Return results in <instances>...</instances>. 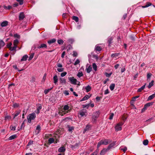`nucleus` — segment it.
<instances>
[{
  "mask_svg": "<svg viewBox=\"0 0 155 155\" xmlns=\"http://www.w3.org/2000/svg\"><path fill=\"white\" fill-rule=\"evenodd\" d=\"M36 117V114L35 113L30 114L27 117L28 122L29 123H31V120H34Z\"/></svg>",
  "mask_w": 155,
  "mask_h": 155,
  "instance_id": "f257e3e1",
  "label": "nucleus"
},
{
  "mask_svg": "<svg viewBox=\"0 0 155 155\" xmlns=\"http://www.w3.org/2000/svg\"><path fill=\"white\" fill-rule=\"evenodd\" d=\"M78 114L79 117H80L79 116L81 117H86L87 114V110L85 109H82L79 111Z\"/></svg>",
  "mask_w": 155,
  "mask_h": 155,
  "instance_id": "f03ea898",
  "label": "nucleus"
},
{
  "mask_svg": "<svg viewBox=\"0 0 155 155\" xmlns=\"http://www.w3.org/2000/svg\"><path fill=\"white\" fill-rule=\"evenodd\" d=\"M100 113L99 111H97L94 113L92 116V122L94 123L96 121L97 119L99 116Z\"/></svg>",
  "mask_w": 155,
  "mask_h": 155,
  "instance_id": "7ed1b4c3",
  "label": "nucleus"
},
{
  "mask_svg": "<svg viewBox=\"0 0 155 155\" xmlns=\"http://www.w3.org/2000/svg\"><path fill=\"white\" fill-rule=\"evenodd\" d=\"M69 107L67 105H65L64 106L63 108L61 110V111L63 113V114H61L62 115H63L69 112L70 110H69Z\"/></svg>",
  "mask_w": 155,
  "mask_h": 155,
  "instance_id": "20e7f679",
  "label": "nucleus"
},
{
  "mask_svg": "<svg viewBox=\"0 0 155 155\" xmlns=\"http://www.w3.org/2000/svg\"><path fill=\"white\" fill-rule=\"evenodd\" d=\"M68 79L72 84L76 85L77 84V82H78L77 80L74 78V77H68Z\"/></svg>",
  "mask_w": 155,
  "mask_h": 155,
  "instance_id": "39448f33",
  "label": "nucleus"
},
{
  "mask_svg": "<svg viewBox=\"0 0 155 155\" xmlns=\"http://www.w3.org/2000/svg\"><path fill=\"white\" fill-rule=\"evenodd\" d=\"M123 124V123L121 122L119 123L116 125L115 127V130L116 131L120 130L122 129V126Z\"/></svg>",
  "mask_w": 155,
  "mask_h": 155,
  "instance_id": "423d86ee",
  "label": "nucleus"
},
{
  "mask_svg": "<svg viewBox=\"0 0 155 155\" xmlns=\"http://www.w3.org/2000/svg\"><path fill=\"white\" fill-rule=\"evenodd\" d=\"M41 130V127L40 125H38L36 127L35 133V134H38Z\"/></svg>",
  "mask_w": 155,
  "mask_h": 155,
  "instance_id": "0eeeda50",
  "label": "nucleus"
},
{
  "mask_svg": "<svg viewBox=\"0 0 155 155\" xmlns=\"http://www.w3.org/2000/svg\"><path fill=\"white\" fill-rule=\"evenodd\" d=\"M110 149L109 146L108 147L107 149H103L101 151L100 154L101 155H103L105 154L106 152L108 151Z\"/></svg>",
  "mask_w": 155,
  "mask_h": 155,
  "instance_id": "6e6552de",
  "label": "nucleus"
},
{
  "mask_svg": "<svg viewBox=\"0 0 155 155\" xmlns=\"http://www.w3.org/2000/svg\"><path fill=\"white\" fill-rule=\"evenodd\" d=\"M8 24V22L7 21H5L1 22L0 25L2 27H5Z\"/></svg>",
  "mask_w": 155,
  "mask_h": 155,
  "instance_id": "1a4fd4ad",
  "label": "nucleus"
},
{
  "mask_svg": "<svg viewBox=\"0 0 155 155\" xmlns=\"http://www.w3.org/2000/svg\"><path fill=\"white\" fill-rule=\"evenodd\" d=\"M92 125L90 124H88L86 127L85 128V129L83 132L84 133L87 131L91 129V127Z\"/></svg>",
  "mask_w": 155,
  "mask_h": 155,
  "instance_id": "9d476101",
  "label": "nucleus"
},
{
  "mask_svg": "<svg viewBox=\"0 0 155 155\" xmlns=\"http://www.w3.org/2000/svg\"><path fill=\"white\" fill-rule=\"evenodd\" d=\"M65 150V148L64 147H62L58 149V151L59 152L62 153L64 152Z\"/></svg>",
  "mask_w": 155,
  "mask_h": 155,
  "instance_id": "9b49d317",
  "label": "nucleus"
},
{
  "mask_svg": "<svg viewBox=\"0 0 155 155\" xmlns=\"http://www.w3.org/2000/svg\"><path fill=\"white\" fill-rule=\"evenodd\" d=\"M55 141L54 139L53 138H50L48 141V144H51L54 143Z\"/></svg>",
  "mask_w": 155,
  "mask_h": 155,
  "instance_id": "f8f14e48",
  "label": "nucleus"
},
{
  "mask_svg": "<svg viewBox=\"0 0 155 155\" xmlns=\"http://www.w3.org/2000/svg\"><path fill=\"white\" fill-rule=\"evenodd\" d=\"M25 16L23 12H21L19 16V20H23L25 18Z\"/></svg>",
  "mask_w": 155,
  "mask_h": 155,
  "instance_id": "ddd939ff",
  "label": "nucleus"
},
{
  "mask_svg": "<svg viewBox=\"0 0 155 155\" xmlns=\"http://www.w3.org/2000/svg\"><path fill=\"white\" fill-rule=\"evenodd\" d=\"M102 140L103 144L107 145L110 142V141L107 139H104Z\"/></svg>",
  "mask_w": 155,
  "mask_h": 155,
  "instance_id": "4468645a",
  "label": "nucleus"
},
{
  "mask_svg": "<svg viewBox=\"0 0 155 155\" xmlns=\"http://www.w3.org/2000/svg\"><path fill=\"white\" fill-rule=\"evenodd\" d=\"M60 83L62 84H65L66 83V80L64 78H61L59 79Z\"/></svg>",
  "mask_w": 155,
  "mask_h": 155,
  "instance_id": "2eb2a0df",
  "label": "nucleus"
},
{
  "mask_svg": "<svg viewBox=\"0 0 155 155\" xmlns=\"http://www.w3.org/2000/svg\"><path fill=\"white\" fill-rule=\"evenodd\" d=\"M54 82L55 84H56L58 81V76L56 75H55L53 78Z\"/></svg>",
  "mask_w": 155,
  "mask_h": 155,
  "instance_id": "dca6fc26",
  "label": "nucleus"
},
{
  "mask_svg": "<svg viewBox=\"0 0 155 155\" xmlns=\"http://www.w3.org/2000/svg\"><path fill=\"white\" fill-rule=\"evenodd\" d=\"M92 67L91 66H89L88 67H86V72L88 73H90L92 70Z\"/></svg>",
  "mask_w": 155,
  "mask_h": 155,
  "instance_id": "f3484780",
  "label": "nucleus"
},
{
  "mask_svg": "<svg viewBox=\"0 0 155 155\" xmlns=\"http://www.w3.org/2000/svg\"><path fill=\"white\" fill-rule=\"evenodd\" d=\"M153 103H149L146 104L144 106L143 109H146L147 108L152 105Z\"/></svg>",
  "mask_w": 155,
  "mask_h": 155,
  "instance_id": "a211bd4d",
  "label": "nucleus"
},
{
  "mask_svg": "<svg viewBox=\"0 0 155 155\" xmlns=\"http://www.w3.org/2000/svg\"><path fill=\"white\" fill-rule=\"evenodd\" d=\"M56 41V39L54 38H53L51 39L48 41V44H50L52 43H54Z\"/></svg>",
  "mask_w": 155,
  "mask_h": 155,
  "instance_id": "6ab92c4d",
  "label": "nucleus"
},
{
  "mask_svg": "<svg viewBox=\"0 0 155 155\" xmlns=\"http://www.w3.org/2000/svg\"><path fill=\"white\" fill-rule=\"evenodd\" d=\"M95 50L97 51H99L101 50V48L100 47L97 45H96L95 46Z\"/></svg>",
  "mask_w": 155,
  "mask_h": 155,
  "instance_id": "aec40b11",
  "label": "nucleus"
},
{
  "mask_svg": "<svg viewBox=\"0 0 155 155\" xmlns=\"http://www.w3.org/2000/svg\"><path fill=\"white\" fill-rule=\"evenodd\" d=\"M155 97V92L154 94L149 96L148 98V100H150L152 99L153 98Z\"/></svg>",
  "mask_w": 155,
  "mask_h": 155,
  "instance_id": "412c9836",
  "label": "nucleus"
},
{
  "mask_svg": "<svg viewBox=\"0 0 155 155\" xmlns=\"http://www.w3.org/2000/svg\"><path fill=\"white\" fill-rule=\"evenodd\" d=\"M146 84L143 85L142 87H141L140 88L138 89L137 90L138 92H141L143 90L145 87Z\"/></svg>",
  "mask_w": 155,
  "mask_h": 155,
  "instance_id": "4be33fe9",
  "label": "nucleus"
},
{
  "mask_svg": "<svg viewBox=\"0 0 155 155\" xmlns=\"http://www.w3.org/2000/svg\"><path fill=\"white\" fill-rule=\"evenodd\" d=\"M28 58V56L27 55H25L23 56L22 58L21 59V61H25Z\"/></svg>",
  "mask_w": 155,
  "mask_h": 155,
  "instance_id": "5701e85b",
  "label": "nucleus"
},
{
  "mask_svg": "<svg viewBox=\"0 0 155 155\" xmlns=\"http://www.w3.org/2000/svg\"><path fill=\"white\" fill-rule=\"evenodd\" d=\"M85 89L86 90V92H88L91 90V87L90 86L88 85L85 87Z\"/></svg>",
  "mask_w": 155,
  "mask_h": 155,
  "instance_id": "b1692460",
  "label": "nucleus"
},
{
  "mask_svg": "<svg viewBox=\"0 0 155 155\" xmlns=\"http://www.w3.org/2000/svg\"><path fill=\"white\" fill-rule=\"evenodd\" d=\"M89 98V97L88 95H85L83 97L81 100V101H83L87 100Z\"/></svg>",
  "mask_w": 155,
  "mask_h": 155,
  "instance_id": "393cba45",
  "label": "nucleus"
},
{
  "mask_svg": "<svg viewBox=\"0 0 155 155\" xmlns=\"http://www.w3.org/2000/svg\"><path fill=\"white\" fill-rule=\"evenodd\" d=\"M47 47V45L45 44H41L40 46H38V48H46Z\"/></svg>",
  "mask_w": 155,
  "mask_h": 155,
  "instance_id": "a878e982",
  "label": "nucleus"
},
{
  "mask_svg": "<svg viewBox=\"0 0 155 155\" xmlns=\"http://www.w3.org/2000/svg\"><path fill=\"white\" fill-rule=\"evenodd\" d=\"M83 73L81 71H79L77 74V76L79 78L83 76Z\"/></svg>",
  "mask_w": 155,
  "mask_h": 155,
  "instance_id": "bb28decb",
  "label": "nucleus"
},
{
  "mask_svg": "<svg viewBox=\"0 0 155 155\" xmlns=\"http://www.w3.org/2000/svg\"><path fill=\"white\" fill-rule=\"evenodd\" d=\"M154 81L152 80L150 82L149 84L148 87L149 88H150L153 85Z\"/></svg>",
  "mask_w": 155,
  "mask_h": 155,
  "instance_id": "cd10ccee",
  "label": "nucleus"
},
{
  "mask_svg": "<svg viewBox=\"0 0 155 155\" xmlns=\"http://www.w3.org/2000/svg\"><path fill=\"white\" fill-rule=\"evenodd\" d=\"M151 5H152V4L151 3L148 2L147 3L146 5H145L144 6H142V7L143 8H147V7Z\"/></svg>",
  "mask_w": 155,
  "mask_h": 155,
  "instance_id": "c85d7f7f",
  "label": "nucleus"
},
{
  "mask_svg": "<svg viewBox=\"0 0 155 155\" xmlns=\"http://www.w3.org/2000/svg\"><path fill=\"white\" fill-rule=\"evenodd\" d=\"M5 120H9L11 118V117L10 115H6L5 117Z\"/></svg>",
  "mask_w": 155,
  "mask_h": 155,
  "instance_id": "c756f323",
  "label": "nucleus"
},
{
  "mask_svg": "<svg viewBox=\"0 0 155 155\" xmlns=\"http://www.w3.org/2000/svg\"><path fill=\"white\" fill-rule=\"evenodd\" d=\"M4 45V42L2 40H0V48L3 47Z\"/></svg>",
  "mask_w": 155,
  "mask_h": 155,
  "instance_id": "7c9ffc66",
  "label": "nucleus"
},
{
  "mask_svg": "<svg viewBox=\"0 0 155 155\" xmlns=\"http://www.w3.org/2000/svg\"><path fill=\"white\" fill-rule=\"evenodd\" d=\"M112 40H113V38L111 37H109L108 38V42L109 43V45L110 46V44L112 43L111 41Z\"/></svg>",
  "mask_w": 155,
  "mask_h": 155,
  "instance_id": "2f4dec72",
  "label": "nucleus"
},
{
  "mask_svg": "<svg viewBox=\"0 0 155 155\" xmlns=\"http://www.w3.org/2000/svg\"><path fill=\"white\" fill-rule=\"evenodd\" d=\"M148 140L147 139L144 140L143 142V144L145 146L148 144Z\"/></svg>",
  "mask_w": 155,
  "mask_h": 155,
  "instance_id": "473e14b6",
  "label": "nucleus"
},
{
  "mask_svg": "<svg viewBox=\"0 0 155 155\" xmlns=\"http://www.w3.org/2000/svg\"><path fill=\"white\" fill-rule=\"evenodd\" d=\"M115 85L114 84H111L110 86V88L111 91H113L115 87Z\"/></svg>",
  "mask_w": 155,
  "mask_h": 155,
  "instance_id": "72a5a7b5",
  "label": "nucleus"
},
{
  "mask_svg": "<svg viewBox=\"0 0 155 155\" xmlns=\"http://www.w3.org/2000/svg\"><path fill=\"white\" fill-rule=\"evenodd\" d=\"M72 19L76 22H78L79 21V18L78 17L76 16H73L72 17Z\"/></svg>",
  "mask_w": 155,
  "mask_h": 155,
  "instance_id": "f704fd0d",
  "label": "nucleus"
},
{
  "mask_svg": "<svg viewBox=\"0 0 155 155\" xmlns=\"http://www.w3.org/2000/svg\"><path fill=\"white\" fill-rule=\"evenodd\" d=\"M19 42V41L18 39L15 40L14 41L13 45H15L17 47V45Z\"/></svg>",
  "mask_w": 155,
  "mask_h": 155,
  "instance_id": "c9c22d12",
  "label": "nucleus"
},
{
  "mask_svg": "<svg viewBox=\"0 0 155 155\" xmlns=\"http://www.w3.org/2000/svg\"><path fill=\"white\" fill-rule=\"evenodd\" d=\"M119 54L117 53L112 54H111V56L112 58H116L118 55Z\"/></svg>",
  "mask_w": 155,
  "mask_h": 155,
  "instance_id": "e433bc0d",
  "label": "nucleus"
},
{
  "mask_svg": "<svg viewBox=\"0 0 155 155\" xmlns=\"http://www.w3.org/2000/svg\"><path fill=\"white\" fill-rule=\"evenodd\" d=\"M52 88H51L48 89H45L44 91V93L45 94H47L52 89Z\"/></svg>",
  "mask_w": 155,
  "mask_h": 155,
  "instance_id": "4c0bfd02",
  "label": "nucleus"
},
{
  "mask_svg": "<svg viewBox=\"0 0 155 155\" xmlns=\"http://www.w3.org/2000/svg\"><path fill=\"white\" fill-rule=\"evenodd\" d=\"M92 66L94 70L95 71H96L97 70V66L96 64L95 63H93Z\"/></svg>",
  "mask_w": 155,
  "mask_h": 155,
  "instance_id": "58836bf2",
  "label": "nucleus"
},
{
  "mask_svg": "<svg viewBox=\"0 0 155 155\" xmlns=\"http://www.w3.org/2000/svg\"><path fill=\"white\" fill-rule=\"evenodd\" d=\"M17 47L15 45H14V46L12 47H11L9 48L10 50L11 51H13L15 50Z\"/></svg>",
  "mask_w": 155,
  "mask_h": 155,
  "instance_id": "ea45409f",
  "label": "nucleus"
},
{
  "mask_svg": "<svg viewBox=\"0 0 155 155\" xmlns=\"http://www.w3.org/2000/svg\"><path fill=\"white\" fill-rule=\"evenodd\" d=\"M102 142V140H101L98 143L97 146V148H98L101 145L103 144Z\"/></svg>",
  "mask_w": 155,
  "mask_h": 155,
  "instance_id": "a19ab883",
  "label": "nucleus"
},
{
  "mask_svg": "<svg viewBox=\"0 0 155 155\" xmlns=\"http://www.w3.org/2000/svg\"><path fill=\"white\" fill-rule=\"evenodd\" d=\"M68 41L69 43L72 44L74 42V40L73 39L70 38L68 39Z\"/></svg>",
  "mask_w": 155,
  "mask_h": 155,
  "instance_id": "79ce46f5",
  "label": "nucleus"
},
{
  "mask_svg": "<svg viewBox=\"0 0 155 155\" xmlns=\"http://www.w3.org/2000/svg\"><path fill=\"white\" fill-rule=\"evenodd\" d=\"M58 43L60 45H62L63 43V41L61 39L58 40L57 41Z\"/></svg>",
  "mask_w": 155,
  "mask_h": 155,
  "instance_id": "37998d69",
  "label": "nucleus"
},
{
  "mask_svg": "<svg viewBox=\"0 0 155 155\" xmlns=\"http://www.w3.org/2000/svg\"><path fill=\"white\" fill-rule=\"evenodd\" d=\"M68 130L70 132L72 130L74 129V127H70V126H68Z\"/></svg>",
  "mask_w": 155,
  "mask_h": 155,
  "instance_id": "c03bdc74",
  "label": "nucleus"
},
{
  "mask_svg": "<svg viewBox=\"0 0 155 155\" xmlns=\"http://www.w3.org/2000/svg\"><path fill=\"white\" fill-rule=\"evenodd\" d=\"M78 53L77 52L75 51H73V57H77L78 56Z\"/></svg>",
  "mask_w": 155,
  "mask_h": 155,
  "instance_id": "a18cd8bd",
  "label": "nucleus"
},
{
  "mask_svg": "<svg viewBox=\"0 0 155 155\" xmlns=\"http://www.w3.org/2000/svg\"><path fill=\"white\" fill-rule=\"evenodd\" d=\"M80 61L79 59H77L76 61L74 63V65H76L79 64L80 63Z\"/></svg>",
  "mask_w": 155,
  "mask_h": 155,
  "instance_id": "49530a36",
  "label": "nucleus"
},
{
  "mask_svg": "<svg viewBox=\"0 0 155 155\" xmlns=\"http://www.w3.org/2000/svg\"><path fill=\"white\" fill-rule=\"evenodd\" d=\"M24 0H17V1L19 2L20 5H22L24 3Z\"/></svg>",
  "mask_w": 155,
  "mask_h": 155,
  "instance_id": "de8ad7c7",
  "label": "nucleus"
},
{
  "mask_svg": "<svg viewBox=\"0 0 155 155\" xmlns=\"http://www.w3.org/2000/svg\"><path fill=\"white\" fill-rule=\"evenodd\" d=\"M16 127L15 126L12 125L10 126V129L11 130H15Z\"/></svg>",
  "mask_w": 155,
  "mask_h": 155,
  "instance_id": "09e8293b",
  "label": "nucleus"
},
{
  "mask_svg": "<svg viewBox=\"0 0 155 155\" xmlns=\"http://www.w3.org/2000/svg\"><path fill=\"white\" fill-rule=\"evenodd\" d=\"M34 53H33L30 56L29 58H28L29 61L31 60L33 58L34 56Z\"/></svg>",
  "mask_w": 155,
  "mask_h": 155,
  "instance_id": "8fccbe9b",
  "label": "nucleus"
},
{
  "mask_svg": "<svg viewBox=\"0 0 155 155\" xmlns=\"http://www.w3.org/2000/svg\"><path fill=\"white\" fill-rule=\"evenodd\" d=\"M16 136H10L8 138L9 140H11L16 138Z\"/></svg>",
  "mask_w": 155,
  "mask_h": 155,
  "instance_id": "3c124183",
  "label": "nucleus"
},
{
  "mask_svg": "<svg viewBox=\"0 0 155 155\" xmlns=\"http://www.w3.org/2000/svg\"><path fill=\"white\" fill-rule=\"evenodd\" d=\"M67 74V72H63L61 74V76L62 77H63L66 75Z\"/></svg>",
  "mask_w": 155,
  "mask_h": 155,
  "instance_id": "603ef678",
  "label": "nucleus"
},
{
  "mask_svg": "<svg viewBox=\"0 0 155 155\" xmlns=\"http://www.w3.org/2000/svg\"><path fill=\"white\" fill-rule=\"evenodd\" d=\"M130 38L132 41H134L135 38V36L131 35L130 36Z\"/></svg>",
  "mask_w": 155,
  "mask_h": 155,
  "instance_id": "864d4df0",
  "label": "nucleus"
},
{
  "mask_svg": "<svg viewBox=\"0 0 155 155\" xmlns=\"http://www.w3.org/2000/svg\"><path fill=\"white\" fill-rule=\"evenodd\" d=\"M20 113V111H17L15 114H13L12 115H15V117H17L19 114Z\"/></svg>",
  "mask_w": 155,
  "mask_h": 155,
  "instance_id": "5fc2aeb1",
  "label": "nucleus"
},
{
  "mask_svg": "<svg viewBox=\"0 0 155 155\" xmlns=\"http://www.w3.org/2000/svg\"><path fill=\"white\" fill-rule=\"evenodd\" d=\"M57 70L59 72H61L64 71V69L63 68H58Z\"/></svg>",
  "mask_w": 155,
  "mask_h": 155,
  "instance_id": "6e6d98bb",
  "label": "nucleus"
},
{
  "mask_svg": "<svg viewBox=\"0 0 155 155\" xmlns=\"http://www.w3.org/2000/svg\"><path fill=\"white\" fill-rule=\"evenodd\" d=\"M120 150L125 152L127 150V148L126 147H124V148H120Z\"/></svg>",
  "mask_w": 155,
  "mask_h": 155,
  "instance_id": "4d7b16f0",
  "label": "nucleus"
},
{
  "mask_svg": "<svg viewBox=\"0 0 155 155\" xmlns=\"http://www.w3.org/2000/svg\"><path fill=\"white\" fill-rule=\"evenodd\" d=\"M12 43L10 42L7 45V47L8 48H10L11 47V46L12 45Z\"/></svg>",
  "mask_w": 155,
  "mask_h": 155,
  "instance_id": "13d9d810",
  "label": "nucleus"
},
{
  "mask_svg": "<svg viewBox=\"0 0 155 155\" xmlns=\"http://www.w3.org/2000/svg\"><path fill=\"white\" fill-rule=\"evenodd\" d=\"M111 74V73H106L105 74V76L107 77H110Z\"/></svg>",
  "mask_w": 155,
  "mask_h": 155,
  "instance_id": "bf43d9fd",
  "label": "nucleus"
},
{
  "mask_svg": "<svg viewBox=\"0 0 155 155\" xmlns=\"http://www.w3.org/2000/svg\"><path fill=\"white\" fill-rule=\"evenodd\" d=\"M90 106V104H88L86 105H84L83 106V108H87L88 109V107H89Z\"/></svg>",
  "mask_w": 155,
  "mask_h": 155,
  "instance_id": "052dcab7",
  "label": "nucleus"
},
{
  "mask_svg": "<svg viewBox=\"0 0 155 155\" xmlns=\"http://www.w3.org/2000/svg\"><path fill=\"white\" fill-rule=\"evenodd\" d=\"M33 141L32 140H30L28 143L27 146H28L33 144Z\"/></svg>",
  "mask_w": 155,
  "mask_h": 155,
  "instance_id": "680f3d73",
  "label": "nucleus"
},
{
  "mask_svg": "<svg viewBox=\"0 0 155 155\" xmlns=\"http://www.w3.org/2000/svg\"><path fill=\"white\" fill-rule=\"evenodd\" d=\"M42 107L41 105L40 104L39 105V106H38L37 108V110L40 111V110L41 109Z\"/></svg>",
  "mask_w": 155,
  "mask_h": 155,
  "instance_id": "e2e57ef3",
  "label": "nucleus"
},
{
  "mask_svg": "<svg viewBox=\"0 0 155 155\" xmlns=\"http://www.w3.org/2000/svg\"><path fill=\"white\" fill-rule=\"evenodd\" d=\"M57 66L58 67L61 68L62 67V65L60 63H58L57 64Z\"/></svg>",
  "mask_w": 155,
  "mask_h": 155,
  "instance_id": "0e129e2a",
  "label": "nucleus"
},
{
  "mask_svg": "<svg viewBox=\"0 0 155 155\" xmlns=\"http://www.w3.org/2000/svg\"><path fill=\"white\" fill-rule=\"evenodd\" d=\"M151 74L150 73H148L147 74V79L150 78V77H151Z\"/></svg>",
  "mask_w": 155,
  "mask_h": 155,
  "instance_id": "69168bd1",
  "label": "nucleus"
},
{
  "mask_svg": "<svg viewBox=\"0 0 155 155\" xmlns=\"http://www.w3.org/2000/svg\"><path fill=\"white\" fill-rule=\"evenodd\" d=\"M14 36L15 38H20V36L18 34H15L14 35Z\"/></svg>",
  "mask_w": 155,
  "mask_h": 155,
  "instance_id": "338daca9",
  "label": "nucleus"
},
{
  "mask_svg": "<svg viewBox=\"0 0 155 155\" xmlns=\"http://www.w3.org/2000/svg\"><path fill=\"white\" fill-rule=\"evenodd\" d=\"M114 114L113 113H112L110 116V117L109 118V119L110 120H112V119H113V117L114 116Z\"/></svg>",
  "mask_w": 155,
  "mask_h": 155,
  "instance_id": "774afa93",
  "label": "nucleus"
}]
</instances>
